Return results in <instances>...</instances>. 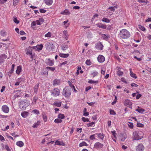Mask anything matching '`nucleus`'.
Returning a JSON list of instances; mask_svg holds the SVG:
<instances>
[{"instance_id":"nucleus-1","label":"nucleus","mask_w":151,"mask_h":151,"mask_svg":"<svg viewBox=\"0 0 151 151\" xmlns=\"http://www.w3.org/2000/svg\"><path fill=\"white\" fill-rule=\"evenodd\" d=\"M119 36L123 39H127L130 37V34L127 29H123L120 30Z\"/></svg>"},{"instance_id":"nucleus-2","label":"nucleus","mask_w":151,"mask_h":151,"mask_svg":"<svg viewBox=\"0 0 151 151\" xmlns=\"http://www.w3.org/2000/svg\"><path fill=\"white\" fill-rule=\"evenodd\" d=\"M143 134L141 131H135L133 134V140H138L141 139L143 137Z\"/></svg>"},{"instance_id":"nucleus-3","label":"nucleus","mask_w":151,"mask_h":151,"mask_svg":"<svg viewBox=\"0 0 151 151\" xmlns=\"http://www.w3.org/2000/svg\"><path fill=\"white\" fill-rule=\"evenodd\" d=\"M29 105V103L27 100L21 101L19 103V106L22 110H24Z\"/></svg>"},{"instance_id":"nucleus-4","label":"nucleus","mask_w":151,"mask_h":151,"mask_svg":"<svg viewBox=\"0 0 151 151\" xmlns=\"http://www.w3.org/2000/svg\"><path fill=\"white\" fill-rule=\"evenodd\" d=\"M71 89L68 87H65L63 90L62 94L65 97H68L71 95Z\"/></svg>"},{"instance_id":"nucleus-5","label":"nucleus","mask_w":151,"mask_h":151,"mask_svg":"<svg viewBox=\"0 0 151 151\" xmlns=\"http://www.w3.org/2000/svg\"><path fill=\"white\" fill-rule=\"evenodd\" d=\"M45 47L47 50L50 51L55 48L53 43L52 41H48L45 44Z\"/></svg>"},{"instance_id":"nucleus-6","label":"nucleus","mask_w":151,"mask_h":151,"mask_svg":"<svg viewBox=\"0 0 151 151\" xmlns=\"http://www.w3.org/2000/svg\"><path fill=\"white\" fill-rule=\"evenodd\" d=\"M52 95L54 96H59L60 93V90L59 89L57 88H55L52 91Z\"/></svg>"},{"instance_id":"nucleus-7","label":"nucleus","mask_w":151,"mask_h":151,"mask_svg":"<svg viewBox=\"0 0 151 151\" xmlns=\"http://www.w3.org/2000/svg\"><path fill=\"white\" fill-rule=\"evenodd\" d=\"M54 60H51L50 58H47L45 60L46 64L50 66H52L54 64Z\"/></svg>"},{"instance_id":"nucleus-8","label":"nucleus","mask_w":151,"mask_h":151,"mask_svg":"<svg viewBox=\"0 0 151 151\" xmlns=\"http://www.w3.org/2000/svg\"><path fill=\"white\" fill-rule=\"evenodd\" d=\"M144 148L143 145L142 143H140L136 147V149L137 151H143Z\"/></svg>"},{"instance_id":"nucleus-9","label":"nucleus","mask_w":151,"mask_h":151,"mask_svg":"<svg viewBox=\"0 0 151 151\" xmlns=\"http://www.w3.org/2000/svg\"><path fill=\"white\" fill-rule=\"evenodd\" d=\"M132 101L129 100H126L124 101V105L131 109L132 108Z\"/></svg>"},{"instance_id":"nucleus-10","label":"nucleus","mask_w":151,"mask_h":151,"mask_svg":"<svg viewBox=\"0 0 151 151\" xmlns=\"http://www.w3.org/2000/svg\"><path fill=\"white\" fill-rule=\"evenodd\" d=\"M103 45L100 42H99L96 43L95 46L96 48L100 50H101L103 49Z\"/></svg>"},{"instance_id":"nucleus-11","label":"nucleus","mask_w":151,"mask_h":151,"mask_svg":"<svg viewBox=\"0 0 151 151\" xmlns=\"http://www.w3.org/2000/svg\"><path fill=\"white\" fill-rule=\"evenodd\" d=\"M97 60L100 63L104 62L105 60V58L104 56L102 55H99L97 57Z\"/></svg>"},{"instance_id":"nucleus-12","label":"nucleus","mask_w":151,"mask_h":151,"mask_svg":"<svg viewBox=\"0 0 151 151\" xmlns=\"http://www.w3.org/2000/svg\"><path fill=\"white\" fill-rule=\"evenodd\" d=\"M101 38L104 40L107 41L110 37V35L108 34H102L101 35Z\"/></svg>"},{"instance_id":"nucleus-13","label":"nucleus","mask_w":151,"mask_h":151,"mask_svg":"<svg viewBox=\"0 0 151 151\" xmlns=\"http://www.w3.org/2000/svg\"><path fill=\"white\" fill-rule=\"evenodd\" d=\"M1 109L5 113H8L9 111V108L6 105L3 106Z\"/></svg>"},{"instance_id":"nucleus-14","label":"nucleus","mask_w":151,"mask_h":151,"mask_svg":"<svg viewBox=\"0 0 151 151\" xmlns=\"http://www.w3.org/2000/svg\"><path fill=\"white\" fill-rule=\"evenodd\" d=\"M43 45L42 44L40 45H38L36 46H33L32 47L33 49H35V50H41L43 47Z\"/></svg>"},{"instance_id":"nucleus-15","label":"nucleus","mask_w":151,"mask_h":151,"mask_svg":"<svg viewBox=\"0 0 151 151\" xmlns=\"http://www.w3.org/2000/svg\"><path fill=\"white\" fill-rule=\"evenodd\" d=\"M60 84V80L57 79H55L53 83V85L54 86H59Z\"/></svg>"},{"instance_id":"nucleus-16","label":"nucleus","mask_w":151,"mask_h":151,"mask_svg":"<svg viewBox=\"0 0 151 151\" xmlns=\"http://www.w3.org/2000/svg\"><path fill=\"white\" fill-rule=\"evenodd\" d=\"M21 116L24 118H26L29 115V113L28 112L24 111H22L21 114Z\"/></svg>"},{"instance_id":"nucleus-17","label":"nucleus","mask_w":151,"mask_h":151,"mask_svg":"<svg viewBox=\"0 0 151 151\" xmlns=\"http://www.w3.org/2000/svg\"><path fill=\"white\" fill-rule=\"evenodd\" d=\"M94 146L96 148H102L103 147V145L101 143L98 142L95 144Z\"/></svg>"},{"instance_id":"nucleus-18","label":"nucleus","mask_w":151,"mask_h":151,"mask_svg":"<svg viewBox=\"0 0 151 151\" xmlns=\"http://www.w3.org/2000/svg\"><path fill=\"white\" fill-rule=\"evenodd\" d=\"M37 24L40 25L42 24L44 22V20L42 18H39L38 20L36 21Z\"/></svg>"},{"instance_id":"nucleus-19","label":"nucleus","mask_w":151,"mask_h":151,"mask_svg":"<svg viewBox=\"0 0 151 151\" xmlns=\"http://www.w3.org/2000/svg\"><path fill=\"white\" fill-rule=\"evenodd\" d=\"M45 3L48 6H50L52 4V0H44Z\"/></svg>"},{"instance_id":"nucleus-20","label":"nucleus","mask_w":151,"mask_h":151,"mask_svg":"<svg viewBox=\"0 0 151 151\" xmlns=\"http://www.w3.org/2000/svg\"><path fill=\"white\" fill-rule=\"evenodd\" d=\"M96 26L99 28H101L103 29H106V26L105 25H104L102 23H98L96 24Z\"/></svg>"},{"instance_id":"nucleus-21","label":"nucleus","mask_w":151,"mask_h":151,"mask_svg":"<svg viewBox=\"0 0 151 151\" xmlns=\"http://www.w3.org/2000/svg\"><path fill=\"white\" fill-rule=\"evenodd\" d=\"M130 76L134 78V79H136L137 78V77L136 75V74L134 73H133L132 71V70L131 69H130Z\"/></svg>"},{"instance_id":"nucleus-22","label":"nucleus","mask_w":151,"mask_h":151,"mask_svg":"<svg viewBox=\"0 0 151 151\" xmlns=\"http://www.w3.org/2000/svg\"><path fill=\"white\" fill-rule=\"evenodd\" d=\"M135 111H138L139 113L143 114L145 111V110L143 109L138 107V108L135 110Z\"/></svg>"},{"instance_id":"nucleus-23","label":"nucleus","mask_w":151,"mask_h":151,"mask_svg":"<svg viewBox=\"0 0 151 151\" xmlns=\"http://www.w3.org/2000/svg\"><path fill=\"white\" fill-rule=\"evenodd\" d=\"M96 136H98V138H100L102 140H103L104 135L103 134L101 133H96Z\"/></svg>"},{"instance_id":"nucleus-24","label":"nucleus","mask_w":151,"mask_h":151,"mask_svg":"<svg viewBox=\"0 0 151 151\" xmlns=\"http://www.w3.org/2000/svg\"><path fill=\"white\" fill-rule=\"evenodd\" d=\"M68 48V46L65 44H63L61 46V49L63 51H65Z\"/></svg>"},{"instance_id":"nucleus-25","label":"nucleus","mask_w":151,"mask_h":151,"mask_svg":"<svg viewBox=\"0 0 151 151\" xmlns=\"http://www.w3.org/2000/svg\"><path fill=\"white\" fill-rule=\"evenodd\" d=\"M62 102L60 101L55 102L53 103V105L55 106L60 107L61 106Z\"/></svg>"},{"instance_id":"nucleus-26","label":"nucleus","mask_w":151,"mask_h":151,"mask_svg":"<svg viewBox=\"0 0 151 151\" xmlns=\"http://www.w3.org/2000/svg\"><path fill=\"white\" fill-rule=\"evenodd\" d=\"M32 47H29L28 49L27 50L26 54L31 55L32 54V49L31 48Z\"/></svg>"},{"instance_id":"nucleus-27","label":"nucleus","mask_w":151,"mask_h":151,"mask_svg":"<svg viewBox=\"0 0 151 151\" xmlns=\"http://www.w3.org/2000/svg\"><path fill=\"white\" fill-rule=\"evenodd\" d=\"M41 122L40 121H38L37 122H35L32 126V127L36 128L38 127V126L40 124Z\"/></svg>"},{"instance_id":"nucleus-28","label":"nucleus","mask_w":151,"mask_h":151,"mask_svg":"<svg viewBox=\"0 0 151 151\" xmlns=\"http://www.w3.org/2000/svg\"><path fill=\"white\" fill-rule=\"evenodd\" d=\"M16 145L20 147H22L24 146V143L22 141H19L17 142Z\"/></svg>"},{"instance_id":"nucleus-29","label":"nucleus","mask_w":151,"mask_h":151,"mask_svg":"<svg viewBox=\"0 0 151 151\" xmlns=\"http://www.w3.org/2000/svg\"><path fill=\"white\" fill-rule=\"evenodd\" d=\"M59 55L60 57L63 58H67L69 56V55L68 53L63 54V53H60L59 54Z\"/></svg>"},{"instance_id":"nucleus-30","label":"nucleus","mask_w":151,"mask_h":151,"mask_svg":"<svg viewBox=\"0 0 151 151\" xmlns=\"http://www.w3.org/2000/svg\"><path fill=\"white\" fill-rule=\"evenodd\" d=\"M22 70L21 67L19 66L17 67V69L16 71V73L17 74H19Z\"/></svg>"},{"instance_id":"nucleus-31","label":"nucleus","mask_w":151,"mask_h":151,"mask_svg":"<svg viewBox=\"0 0 151 151\" xmlns=\"http://www.w3.org/2000/svg\"><path fill=\"white\" fill-rule=\"evenodd\" d=\"M118 8L117 6H110L108 8V9L110 10L111 11L114 12L115 10V9Z\"/></svg>"},{"instance_id":"nucleus-32","label":"nucleus","mask_w":151,"mask_h":151,"mask_svg":"<svg viewBox=\"0 0 151 151\" xmlns=\"http://www.w3.org/2000/svg\"><path fill=\"white\" fill-rule=\"evenodd\" d=\"M55 144L58 145H64V144L62 142H61L60 141H58V140L56 141L55 142Z\"/></svg>"},{"instance_id":"nucleus-33","label":"nucleus","mask_w":151,"mask_h":151,"mask_svg":"<svg viewBox=\"0 0 151 151\" xmlns=\"http://www.w3.org/2000/svg\"><path fill=\"white\" fill-rule=\"evenodd\" d=\"M38 98L37 96H34V97H33L32 104H35L38 100Z\"/></svg>"},{"instance_id":"nucleus-34","label":"nucleus","mask_w":151,"mask_h":151,"mask_svg":"<svg viewBox=\"0 0 151 151\" xmlns=\"http://www.w3.org/2000/svg\"><path fill=\"white\" fill-rule=\"evenodd\" d=\"M120 68H119L118 69V70L117 72V75L119 76H121L123 75V72L122 71H121L120 70Z\"/></svg>"},{"instance_id":"nucleus-35","label":"nucleus","mask_w":151,"mask_h":151,"mask_svg":"<svg viewBox=\"0 0 151 151\" xmlns=\"http://www.w3.org/2000/svg\"><path fill=\"white\" fill-rule=\"evenodd\" d=\"M88 83L90 84H94V83H97L98 82V81H94L91 79L88 80Z\"/></svg>"},{"instance_id":"nucleus-36","label":"nucleus","mask_w":151,"mask_h":151,"mask_svg":"<svg viewBox=\"0 0 151 151\" xmlns=\"http://www.w3.org/2000/svg\"><path fill=\"white\" fill-rule=\"evenodd\" d=\"M61 14H63L67 15L69 14V12L68 10L65 9L62 12Z\"/></svg>"},{"instance_id":"nucleus-37","label":"nucleus","mask_w":151,"mask_h":151,"mask_svg":"<svg viewBox=\"0 0 151 151\" xmlns=\"http://www.w3.org/2000/svg\"><path fill=\"white\" fill-rule=\"evenodd\" d=\"M42 118L45 122H46L47 121V116L45 114H42Z\"/></svg>"},{"instance_id":"nucleus-38","label":"nucleus","mask_w":151,"mask_h":151,"mask_svg":"<svg viewBox=\"0 0 151 151\" xmlns=\"http://www.w3.org/2000/svg\"><path fill=\"white\" fill-rule=\"evenodd\" d=\"M98 74V73L97 71L95 70L91 74V75L93 76V78L95 76H97Z\"/></svg>"},{"instance_id":"nucleus-39","label":"nucleus","mask_w":151,"mask_h":151,"mask_svg":"<svg viewBox=\"0 0 151 151\" xmlns=\"http://www.w3.org/2000/svg\"><path fill=\"white\" fill-rule=\"evenodd\" d=\"M102 21L103 22L106 23H109L110 22V20L109 19L105 17H104L102 19Z\"/></svg>"},{"instance_id":"nucleus-40","label":"nucleus","mask_w":151,"mask_h":151,"mask_svg":"<svg viewBox=\"0 0 151 151\" xmlns=\"http://www.w3.org/2000/svg\"><path fill=\"white\" fill-rule=\"evenodd\" d=\"M88 144L85 142H83L79 144V146L80 147H81L83 146H87Z\"/></svg>"},{"instance_id":"nucleus-41","label":"nucleus","mask_w":151,"mask_h":151,"mask_svg":"<svg viewBox=\"0 0 151 151\" xmlns=\"http://www.w3.org/2000/svg\"><path fill=\"white\" fill-rule=\"evenodd\" d=\"M39 87V84H37L34 87V92L37 93V92L38 88Z\"/></svg>"},{"instance_id":"nucleus-42","label":"nucleus","mask_w":151,"mask_h":151,"mask_svg":"<svg viewBox=\"0 0 151 151\" xmlns=\"http://www.w3.org/2000/svg\"><path fill=\"white\" fill-rule=\"evenodd\" d=\"M46 68L47 70H50L52 71H54L55 70V68L53 67H47Z\"/></svg>"},{"instance_id":"nucleus-43","label":"nucleus","mask_w":151,"mask_h":151,"mask_svg":"<svg viewBox=\"0 0 151 151\" xmlns=\"http://www.w3.org/2000/svg\"><path fill=\"white\" fill-rule=\"evenodd\" d=\"M137 127H143L144 126V124L140 123L139 122L137 121Z\"/></svg>"},{"instance_id":"nucleus-44","label":"nucleus","mask_w":151,"mask_h":151,"mask_svg":"<svg viewBox=\"0 0 151 151\" xmlns=\"http://www.w3.org/2000/svg\"><path fill=\"white\" fill-rule=\"evenodd\" d=\"M96 136V134L91 135L89 139L91 140H93L96 139L95 137Z\"/></svg>"},{"instance_id":"nucleus-45","label":"nucleus","mask_w":151,"mask_h":151,"mask_svg":"<svg viewBox=\"0 0 151 151\" xmlns=\"http://www.w3.org/2000/svg\"><path fill=\"white\" fill-rule=\"evenodd\" d=\"M58 118L59 119H63L65 118V116L64 114H60L58 116Z\"/></svg>"},{"instance_id":"nucleus-46","label":"nucleus","mask_w":151,"mask_h":151,"mask_svg":"<svg viewBox=\"0 0 151 151\" xmlns=\"http://www.w3.org/2000/svg\"><path fill=\"white\" fill-rule=\"evenodd\" d=\"M62 120L59 119H56L55 120L54 122L56 123H59L61 122Z\"/></svg>"},{"instance_id":"nucleus-47","label":"nucleus","mask_w":151,"mask_h":151,"mask_svg":"<svg viewBox=\"0 0 151 151\" xmlns=\"http://www.w3.org/2000/svg\"><path fill=\"white\" fill-rule=\"evenodd\" d=\"M13 21L16 24H18L19 23V21L17 19L16 17H14L13 18Z\"/></svg>"},{"instance_id":"nucleus-48","label":"nucleus","mask_w":151,"mask_h":151,"mask_svg":"<svg viewBox=\"0 0 151 151\" xmlns=\"http://www.w3.org/2000/svg\"><path fill=\"white\" fill-rule=\"evenodd\" d=\"M51 33L50 32H49L45 35V36L47 37H51Z\"/></svg>"},{"instance_id":"nucleus-49","label":"nucleus","mask_w":151,"mask_h":151,"mask_svg":"<svg viewBox=\"0 0 151 151\" xmlns=\"http://www.w3.org/2000/svg\"><path fill=\"white\" fill-rule=\"evenodd\" d=\"M139 28L142 31H144L146 29L145 27L141 25H139Z\"/></svg>"},{"instance_id":"nucleus-50","label":"nucleus","mask_w":151,"mask_h":151,"mask_svg":"<svg viewBox=\"0 0 151 151\" xmlns=\"http://www.w3.org/2000/svg\"><path fill=\"white\" fill-rule=\"evenodd\" d=\"M32 112L36 114H40V112L37 109L34 110L32 111Z\"/></svg>"},{"instance_id":"nucleus-51","label":"nucleus","mask_w":151,"mask_h":151,"mask_svg":"<svg viewBox=\"0 0 151 151\" xmlns=\"http://www.w3.org/2000/svg\"><path fill=\"white\" fill-rule=\"evenodd\" d=\"M15 67V65L14 64L12 65V68L11 70L9 71L11 73H13L14 71V68Z\"/></svg>"},{"instance_id":"nucleus-52","label":"nucleus","mask_w":151,"mask_h":151,"mask_svg":"<svg viewBox=\"0 0 151 151\" xmlns=\"http://www.w3.org/2000/svg\"><path fill=\"white\" fill-rule=\"evenodd\" d=\"M86 64L88 65H91V62L89 60H87L86 62Z\"/></svg>"},{"instance_id":"nucleus-53","label":"nucleus","mask_w":151,"mask_h":151,"mask_svg":"<svg viewBox=\"0 0 151 151\" xmlns=\"http://www.w3.org/2000/svg\"><path fill=\"white\" fill-rule=\"evenodd\" d=\"M1 35L2 36H5L6 35L5 32L4 30H2L1 32Z\"/></svg>"},{"instance_id":"nucleus-54","label":"nucleus","mask_w":151,"mask_h":151,"mask_svg":"<svg viewBox=\"0 0 151 151\" xmlns=\"http://www.w3.org/2000/svg\"><path fill=\"white\" fill-rule=\"evenodd\" d=\"M24 77H21L19 78H17V81H24Z\"/></svg>"},{"instance_id":"nucleus-55","label":"nucleus","mask_w":151,"mask_h":151,"mask_svg":"<svg viewBox=\"0 0 151 151\" xmlns=\"http://www.w3.org/2000/svg\"><path fill=\"white\" fill-rule=\"evenodd\" d=\"M95 123L94 122H92L91 123H88L87 125L88 127H91Z\"/></svg>"},{"instance_id":"nucleus-56","label":"nucleus","mask_w":151,"mask_h":151,"mask_svg":"<svg viewBox=\"0 0 151 151\" xmlns=\"http://www.w3.org/2000/svg\"><path fill=\"white\" fill-rule=\"evenodd\" d=\"M110 114L111 115H116V113L113 110H110Z\"/></svg>"},{"instance_id":"nucleus-57","label":"nucleus","mask_w":151,"mask_h":151,"mask_svg":"<svg viewBox=\"0 0 151 151\" xmlns=\"http://www.w3.org/2000/svg\"><path fill=\"white\" fill-rule=\"evenodd\" d=\"M82 120L84 122H89V119L88 118H86L83 117L82 118Z\"/></svg>"},{"instance_id":"nucleus-58","label":"nucleus","mask_w":151,"mask_h":151,"mask_svg":"<svg viewBox=\"0 0 151 151\" xmlns=\"http://www.w3.org/2000/svg\"><path fill=\"white\" fill-rule=\"evenodd\" d=\"M120 80L122 82L124 83H127V81H126V79H125V78H121V79H120Z\"/></svg>"},{"instance_id":"nucleus-59","label":"nucleus","mask_w":151,"mask_h":151,"mask_svg":"<svg viewBox=\"0 0 151 151\" xmlns=\"http://www.w3.org/2000/svg\"><path fill=\"white\" fill-rule=\"evenodd\" d=\"M19 0H14L13 1V4L14 5H15L18 3Z\"/></svg>"},{"instance_id":"nucleus-60","label":"nucleus","mask_w":151,"mask_h":151,"mask_svg":"<svg viewBox=\"0 0 151 151\" xmlns=\"http://www.w3.org/2000/svg\"><path fill=\"white\" fill-rule=\"evenodd\" d=\"M4 148L7 151H11L10 149L9 148L8 146L7 145H6L5 146Z\"/></svg>"},{"instance_id":"nucleus-61","label":"nucleus","mask_w":151,"mask_h":151,"mask_svg":"<svg viewBox=\"0 0 151 151\" xmlns=\"http://www.w3.org/2000/svg\"><path fill=\"white\" fill-rule=\"evenodd\" d=\"M6 58L7 56L5 54H3L1 56V58H2L3 59H5Z\"/></svg>"},{"instance_id":"nucleus-62","label":"nucleus","mask_w":151,"mask_h":151,"mask_svg":"<svg viewBox=\"0 0 151 151\" xmlns=\"http://www.w3.org/2000/svg\"><path fill=\"white\" fill-rule=\"evenodd\" d=\"M87 104H88L89 106H93V105H94V103H95V102H90V103H89V102H87Z\"/></svg>"},{"instance_id":"nucleus-63","label":"nucleus","mask_w":151,"mask_h":151,"mask_svg":"<svg viewBox=\"0 0 151 151\" xmlns=\"http://www.w3.org/2000/svg\"><path fill=\"white\" fill-rule=\"evenodd\" d=\"M142 96V95L141 94H138L136 95V98L138 99L140 98Z\"/></svg>"},{"instance_id":"nucleus-64","label":"nucleus","mask_w":151,"mask_h":151,"mask_svg":"<svg viewBox=\"0 0 151 151\" xmlns=\"http://www.w3.org/2000/svg\"><path fill=\"white\" fill-rule=\"evenodd\" d=\"M0 140L1 141H4L5 140L4 137L1 135H0Z\"/></svg>"}]
</instances>
